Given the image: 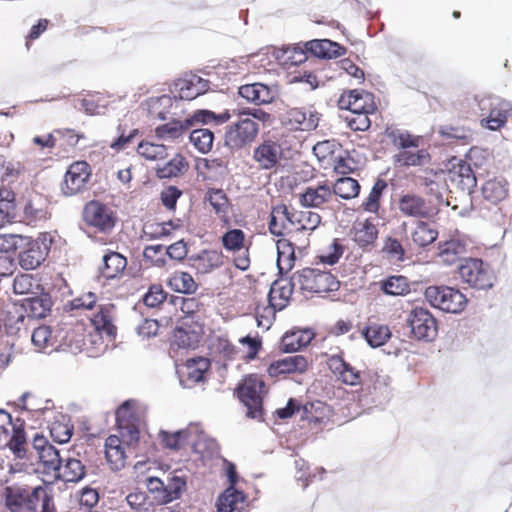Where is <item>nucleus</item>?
I'll use <instances>...</instances> for the list:
<instances>
[{
  "label": "nucleus",
  "instance_id": "1",
  "mask_svg": "<svg viewBox=\"0 0 512 512\" xmlns=\"http://www.w3.org/2000/svg\"><path fill=\"white\" fill-rule=\"evenodd\" d=\"M424 297L432 307L446 313L458 314L467 305L466 296L450 286H429L425 289Z\"/></svg>",
  "mask_w": 512,
  "mask_h": 512
},
{
  "label": "nucleus",
  "instance_id": "2",
  "mask_svg": "<svg viewBox=\"0 0 512 512\" xmlns=\"http://www.w3.org/2000/svg\"><path fill=\"white\" fill-rule=\"evenodd\" d=\"M458 273L463 282L478 290L491 289L496 279L490 265L477 258L464 259L458 267Z\"/></svg>",
  "mask_w": 512,
  "mask_h": 512
},
{
  "label": "nucleus",
  "instance_id": "3",
  "mask_svg": "<svg viewBox=\"0 0 512 512\" xmlns=\"http://www.w3.org/2000/svg\"><path fill=\"white\" fill-rule=\"evenodd\" d=\"M265 383L258 375L246 377L237 392L241 402L247 407V416L260 419L263 414V394Z\"/></svg>",
  "mask_w": 512,
  "mask_h": 512
},
{
  "label": "nucleus",
  "instance_id": "4",
  "mask_svg": "<svg viewBox=\"0 0 512 512\" xmlns=\"http://www.w3.org/2000/svg\"><path fill=\"white\" fill-rule=\"evenodd\" d=\"M259 125L249 117L240 116L238 121L226 127L224 135L225 147L233 152L251 144L257 137Z\"/></svg>",
  "mask_w": 512,
  "mask_h": 512
},
{
  "label": "nucleus",
  "instance_id": "5",
  "mask_svg": "<svg viewBox=\"0 0 512 512\" xmlns=\"http://www.w3.org/2000/svg\"><path fill=\"white\" fill-rule=\"evenodd\" d=\"M301 290L313 293H327L336 291L339 288V281L328 271H321L315 268H304L294 273Z\"/></svg>",
  "mask_w": 512,
  "mask_h": 512
},
{
  "label": "nucleus",
  "instance_id": "6",
  "mask_svg": "<svg viewBox=\"0 0 512 512\" xmlns=\"http://www.w3.org/2000/svg\"><path fill=\"white\" fill-rule=\"evenodd\" d=\"M136 405L135 400H126L116 411L119 433L129 446L136 444L139 440L141 419L136 412Z\"/></svg>",
  "mask_w": 512,
  "mask_h": 512
},
{
  "label": "nucleus",
  "instance_id": "7",
  "mask_svg": "<svg viewBox=\"0 0 512 512\" xmlns=\"http://www.w3.org/2000/svg\"><path fill=\"white\" fill-rule=\"evenodd\" d=\"M406 323L412 337L416 340L431 342L437 337V320L426 308H413L407 316Z\"/></svg>",
  "mask_w": 512,
  "mask_h": 512
},
{
  "label": "nucleus",
  "instance_id": "8",
  "mask_svg": "<svg viewBox=\"0 0 512 512\" xmlns=\"http://www.w3.org/2000/svg\"><path fill=\"white\" fill-rule=\"evenodd\" d=\"M18 261L24 270H34L39 267L48 256L50 240L45 235L36 239L25 238L19 246Z\"/></svg>",
  "mask_w": 512,
  "mask_h": 512
},
{
  "label": "nucleus",
  "instance_id": "9",
  "mask_svg": "<svg viewBox=\"0 0 512 512\" xmlns=\"http://www.w3.org/2000/svg\"><path fill=\"white\" fill-rule=\"evenodd\" d=\"M83 219L89 226H93L101 232L112 230L116 222L113 211L99 201H90L85 205Z\"/></svg>",
  "mask_w": 512,
  "mask_h": 512
},
{
  "label": "nucleus",
  "instance_id": "10",
  "mask_svg": "<svg viewBox=\"0 0 512 512\" xmlns=\"http://www.w3.org/2000/svg\"><path fill=\"white\" fill-rule=\"evenodd\" d=\"M32 447L46 472H54L56 474L58 470H61L64 456L59 449L49 443L46 437L36 433L33 437Z\"/></svg>",
  "mask_w": 512,
  "mask_h": 512
},
{
  "label": "nucleus",
  "instance_id": "11",
  "mask_svg": "<svg viewBox=\"0 0 512 512\" xmlns=\"http://www.w3.org/2000/svg\"><path fill=\"white\" fill-rule=\"evenodd\" d=\"M91 175L90 166L85 161L72 163L64 177L62 191L67 196L81 192L87 185Z\"/></svg>",
  "mask_w": 512,
  "mask_h": 512
},
{
  "label": "nucleus",
  "instance_id": "12",
  "mask_svg": "<svg viewBox=\"0 0 512 512\" xmlns=\"http://www.w3.org/2000/svg\"><path fill=\"white\" fill-rule=\"evenodd\" d=\"M238 94L248 102L260 106L272 103L279 95L276 85H266L260 82L242 85Z\"/></svg>",
  "mask_w": 512,
  "mask_h": 512
},
{
  "label": "nucleus",
  "instance_id": "13",
  "mask_svg": "<svg viewBox=\"0 0 512 512\" xmlns=\"http://www.w3.org/2000/svg\"><path fill=\"white\" fill-rule=\"evenodd\" d=\"M297 284L298 283L297 280L294 279V275L290 279L283 277L276 279L272 283L268 294L270 306L274 310L284 309L292 296L295 285Z\"/></svg>",
  "mask_w": 512,
  "mask_h": 512
},
{
  "label": "nucleus",
  "instance_id": "14",
  "mask_svg": "<svg viewBox=\"0 0 512 512\" xmlns=\"http://www.w3.org/2000/svg\"><path fill=\"white\" fill-rule=\"evenodd\" d=\"M329 369L346 385H364V376L360 371L346 362L340 355H332L328 359Z\"/></svg>",
  "mask_w": 512,
  "mask_h": 512
},
{
  "label": "nucleus",
  "instance_id": "15",
  "mask_svg": "<svg viewBox=\"0 0 512 512\" xmlns=\"http://www.w3.org/2000/svg\"><path fill=\"white\" fill-rule=\"evenodd\" d=\"M282 156L281 145L275 141L267 140L254 149L253 159L262 169L274 168Z\"/></svg>",
  "mask_w": 512,
  "mask_h": 512
},
{
  "label": "nucleus",
  "instance_id": "16",
  "mask_svg": "<svg viewBox=\"0 0 512 512\" xmlns=\"http://www.w3.org/2000/svg\"><path fill=\"white\" fill-rule=\"evenodd\" d=\"M450 181L461 191L470 194L476 187L477 179L470 166L465 161H459L457 165L449 171Z\"/></svg>",
  "mask_w": 512,
  "mask_h": 512
},
{
  "label": "nucleus",
  "instance_id": "17",
  "mask_svg": "<svg viewBox=\"0 0 512 512\" xmlns=\"http://www.w3.org/2000/svg\"><path fill=\"white\" fill-rule=\"evenodd\" d=\"M305 49L318 58H337L345 54L346 49L329 39H315L305 43Z\"/></svg>",
  "mask_w": 512,
  "mask_h": 512
},
{
  "label": "nucleus",
  "instance_id": "18",
  "mask_svg": "<svg viewBox=\"0 0 512 512\" xmlns=\"http://www.w3.org/2000/svg\"><path fill=\"white\" fill-rule=\"evenodd\" d=\"M308 366L307 359L302 355L287 356L270 364L268 373L271 377L280 374L304 372Z\"/></svg>",
  "mask_w": 512,
  "mask_h": 512
},
{
  "label": "nucleus",
  "instance_id": "19",
  "mask_svg": "<svg viewBox=\"0 0 512 512\" xmlns=\"http://www.w3.org/2000/svg\"><path fill=\"white\" fill-rule=\"evenodd\" d=\"M398 209L402 214L408 217L426 218L429 216V209L425 200L412 193H407L400 197Z\"/></svg>",
  "mask_w": 512,
  "mask_h": 512
},
{
  "label": "nucleus",
  "instance_id": "20",
  "mask_svg": "<svg viewBox=\"0 0 512 512\" xmlns=\"http://www.w3.org/2000/svg\"><path fill=\"white\" fill-rule=\"evenodd\" d=\"M127 266V259L118 252L111 251L103 256V265L99 267V277L107 280L122 275Z\"/></svg>",
  "mask_w": 512,
  "mask_h": 512
},
{
  "label": "nucleus",
  "instance_id": "21",
  "mask_svg": "<svg viewBox=\"0 0 512 512\" xmlns=\"http://www.w3.org/2000/svg\"><path fill=\"white\" fill-rule=\"evenodd\" d=\"M31 495L32 489L18 485L7 486L4 490L6 506L11 512L24 511Z\"/></svg>",
  "mask_w": 512,
  "mask_h": 512
},
{
  "label": "nucleus",
  "instance_id": "22",
  "mask_svg": "<svg viewBox=\"0 0 512 512\" xmlns=\"http://www.w3.org/2000/svg\"><path fill=\"white\" fill-rule=\"evenodd\" d=\"M246 495L235 487L229 486L219 497L217 512H242Z\"/></svg>",
  "mask_w": 512,
  "mask_h": 512
},
{
  "label": "nucleus",
  "instance_id": "23",
  "mask_svg": "<svg viewBox=\"0 0 512 512\" xmlns=\"http://www.w3.org/2000/svg\"><path fill=\"white\" fill-rule=\"evenodd\" d=\"M85 474V466L79 459L64 456L63 463L61 464V470L56 472L55 479L62 480L64 482L76 483L82 480Z\"/></svg>",
  "mask_w": 512,
  "mask_h": 512
},
{
  "label": "nucleus",
  "instance_id": "24",
  "mask_svg": "<svg viewBox=\"0 0 512 512\" xmlns=\"http://www.w3.org/2000/svg\"><path fill=\"white\" fill-rule=\"evenodd\" d=\"M314 338L311 330H296L285 333L281 339V350L285 353H293L306 347Z\"/></svg>",
  "mask_w": 512,
  "mask_h": 512
},
{
  "label": "nucleus",
  "instance_id": "25",
  "mask_svg": "<svg viewBox=\"0 0 512 512\" xmlns=\"http://www.w3.org/2000/svg\"><path fill=\"white\" fill-rule=\"evenodd\" d=\"M112 309L113 307H101L99 312L92 318V324L98 332V336L102 338L105 335L109 342H112L116 335Z\"/></svg>",
  "mask_w": 512,
  "mask_h": 512
},
{
  "label": "nucleus",
  "instance_id": "26",
  "mask_svg": "<svg viewBox=\"0 0 512 512\" xmlns=\"http://www.w3.org/2000/svg\"><path fill=\"white\" fill-rule=\"evenodd\" d=\"M508 183L504 178L487 180L482 186V195L487 202L497 205L508 195Z\"/></svg>",
  "mask_w": 512,
  "mask_h": 512
},
{
  "label": "nucleus",
  "instance_id": "27",
  "mask_svg": "<svg viewBox=\"0 0 512 512\" xmlns=\"http://www.w3.org/2000/svg\"><path fill=\"white\" fill-rule=\"evenodd\" d=\"M510 109L511 105L507 101L500 99L499 105L493 106L486 117L482 118L481 125L492 131L500 129L507 122V113Z\"/></svg>",
  "mask_w": 512,
  "mask_h": 512
},
{
  "label": "nucleus",
  "instance_id": "28",
  "mask_svg": "<svg viewBox=\"0 0 512 512\" xmlns=\"http://www.w3.org/2000/svg\"><path fill=\"white\" fill-rule=\"evenodd\" d=\"M223 264V256L216 250L203 251L192 259V267L198 273L207 274Z\"/></svg>",
  "mask_w": 512,
  "mask_h": 512
},
{
  "label": "nucleus",
  "instance_id": "29",
  "mask_svg": "<svg viewBox=\"0 0 512 512\" xmlns=\"http://www.w3.org/2000/svg\"><path fill=\"white\" fill-rule=\"evenodd\" d=\"M51 306V297L43 293L39 296L26 298L22 307L28 313V318L40 319L48 314Z\"/></svg>",
  "mask_w": 512,
  "mask_h": 512
},
{
  "label": "nucleus",
  "instance_id": "30",
  "mask_svg": "<svg viewBox=\"0 0 512 512\" xmlns=\"http://www.w3.org/2000/svg\"><path fill=\"white\" fill-rule=\"evenodd\" d=\"M332 196V191L327 185L307 187L300 196V202L304 207L318 208L327 202Z\"/></svg>",
  "mask_w": 512,
  "mask_h": 512
},
{
  "label": "nucleus",
  "instance_id": "31",
  "mask_svg": "<svg viewBox=\"0 0 512 512\" xmlns=\"http://www.w3.org/2000/svg\"><path fill=\"white\" fill-rule=\"evenodd\" d=\"M438 257L444 264L452 265L466 254V245L459 239H451L439 245Z\"/></svg>",
  "mask_w": 512,
  "mask_h": 512
},
{
  "label": "nucleus",
  "instance_id": "32",
  "mask_svg": "<svg viewBox=\"0 0 512 512\" xmlns=\"http://www.w3.org/2000/svg\"><path fill=\"white\" fill-rule=\"evenodd\" d=\"M288 121L291 126L296 130L311 131L317 128L319 118L316 113L309 112L294 108L288 114Z\"/></svg>",
  "mask_w": 512,
  "mask_h": 512
},
{
  "label": "nucleus",
  "instance_id": "33",
  "mask_svg": "<svg viewBox=\"0 0 512 512\" xmlns=\"http://www.w3.org/2000/svg\"><path fill=\"white\" fill-rule=\"evenodd\" d=\"M178 87V97L182 100H193L208 89V81L198 76H193L189 80H183L176 84Z\"/></svg>",
  "mask_w": 512,
  "mask_h": 512
},
{
  "label": "nucleus",
  "instance_id": "34",
  "mask_svg": "<svg viewBox=\"0 0 512 512\" xmlns=\"http://www.w3.org/2000/svg\"><path fill=\"white\" fill-rule=\"evenodd\" d=\"M52 509V497L48 494L46 488L37 486L32 489L31 498L22 512H51Z\"/></svg>",
  "mask_w": 512,
  "mask_h": 512
},
{
  "label": "nucleus",
  "instance_id": "35",
  "mask_svg": "<svg viewBox=\"0 0 512 512\" xmlns=\"http://www.w3.org/2000/svg\"><path fill=\"white\" fill-rule=\"evenodd\" d=\"M277 268L280 275L290 271L296 260L294 246L286 239L277 241Z\"/></svg>",
  "mask_w": 512,
  "mask_h": 512
},
{
  "label": "nucleus",
  "instance_id": "36",
  "mask_svg": "<svg viewBox=\"0 0 512 512\" xmlns=\"http://www.w3.org/2000/svg\"><path fill=\"white\" fill-rule=\"evenodd\" d=\"M352 233L353 240L361 248L373 245L378 236L376 226L368 220L355 224Z\"/></svg>",
  "mask_w": 512,
  "mask_h": 512
},
{
  "label": "nucleus",
  "instance_id": "37",
  "mask_svg": "<svg viewBox=\"0 0 512 512\" xmlns=\"http://www.w3.org/2000/svg\"><path fill=\"white\" fill-rule=\"evenodd\" d=\"M189 126L185 120L174 119L168 123L162 124L155 129V134L164 141L175 140L188 132Z\"/></svg>",
  "mask_w": 512,
  "mask_h": 512
},
{
  "label": "nucleus",
  "instance_id": "38",
  "mask_svg": "<svg viewBox=\"0 0 512 512\" xmlns=\"http://www.w3.org/2000/svg\"><path fill=\"white\" fill-rule=\"evenodd\" d=\"M49 429L52 439L60 444L67 443L73 434V425L70 424V418L63 414H59L51 422Z\"/></svg>",
  "mask_w": 512,
  "mask_h": 512
},
{
  "label": "nucleus",
  "instance_id": "39",
  "mask_svg": "<svg viewBox=\"0 0 512 512\" xmlns=\"http://www.w3.org/2000/svg\"><path fill=\"white\" fill-rule=\"evenodd\" d=\"M394 163L399 166H422L430 161V155L425 149L400 151L394 155Z\"/></svg>",
  "mask_w": 512,
  "mask_h": 512
},
{
  "label": "nucleus",
  "instance_id": "40",
  "mask_svg": "<svg viewBox=\"0 0 512 512\" xmlns=\"http://www.w3.org/2000/svg\"><path fill=\"white\" fill-rule=\"evenodd\" d=\"M362 335L372 348L384 345L391 337V331L388 326L380 324H370L362 330Z\"/></svg>",
  "mask_w": 512,
  "mask_h": 512
},
{
  "label": "nucleus",
  "instance_id": "41",
  "mask_svg": "<svg viewBox=\"0 0 512 512\" xmlns=\"http://www.w3.org/2000/svg\"><path fill=\"white\" fill-rule=\"evenodd\" d=\"M438 237V232L429 223L419 221L411 234L412 241L419 247H425L433 243Z\"/></svg>",
  "mask_w": 512,
  "mask_h": 512
},
{
  "label": "nucleus",
  "instance_id": "42",
  "mask_svg": "<svg viewBox=\"0 0 512 512\" xmlns=\"http://www.w3.org/2000/svg\"><path fill=\"white\" fill-rule=\"evenodd\" d=\"M168 284L172 290L183 294H192L197 290L194 278L187 272H175Z\"/></svg>",
  "mask_w": 512,
  "mask_h": 512
},
{
  "label": "nucleus",
  "instance_id": "43",
  "mask_svg": "<svg viewBox=\"0 0 512 512\" xmlns=\"http://www.w3.org/2000/svg\"><path fill=\"white\" fill-rule=\"evenodd\" d=\"M31 341L38 351H45L49 348L53 350L56 344L51 328L45 325L34 328L31 334Z\"/></svg>",
  "mask_w": 512,
  "mask_h": 512
},
{
  "label": "nucleus",
  "instance_id": "44",
  "mask_svg": "<svg viewBox=\"0 0 512 512\" xmlns=\"http://www.w3.org/2000/svg\"><path fill=\"white\" fill-rule=\"evenodd\" d=\"M189 139L200 153L206 154L212 148L214 134L206 128H195L190 132Z\"/></svg>",
  "mask_w": 512,
  "mask_h": 512
},
{
  "label": "nucleus",
  "instance_id": "45",
  "mask_svg": "<svg viewBox=\"0 0 512 512\" xmlns=\"http://www.w3.org/2000/svg\"><path fill=\"white\" fill-rule=\"evenodd\" d=\"M359 192L360 184L351 177L339 178L333 187V193L345 200L355 198Z\"/></svg>",
  "mask_w": 512,
  "mask_h": 512
},
{
  "label": "nucleus",
  "instance_id": "46",
  "mask_svg": "<svg viewBox=\"0 0 512 512\" xmlns=\"http://www.w3.org/2000/svg\"><path fill=\"white\" fill-rule=\"evenodd\" d=\"M199 343V333L186 330L183 327H176L173 332L172 344L178 348H195Z\"/></svg>",
  "mask_w": 512,
  "mask_h": 512
},
{
  "label": "nucleus",
  "instance_id": "47",
  "mask_svg": "<svg viewBox=\"0 0 512 512\" xmlns=\"http://www.w3.org/2000/svg\"><path fill=\"white\" fill-rule=\"evenodd\" d=\"M387 188V182L383 179H378L366 198L362 203V207L366 212L377 213L380 208V199L384 190Z\"/></svg>",
  "mask_w": 512,
  "mask_h": 512
},
{
  "label": "nucleus",
  "instance_id": "48",
  "mask_svg": "<svg viewBox=\"0 0 512 512\" xmlns=\"http://www.w3.org/2000/svg\"><path fill=\"white\" fill-rule=\"evenodd\" d=\"M381 290L391 296L404 295L410 291L407 278L404 276H391L381 282Z\"/></svg>",
  "mask_w": 512,
  "mask_h": 512
},
{
  "label": "nucleus",
  "instance_id": "49",
  "mask_svg": "<svg viewBox=\"0 0 512 512\" xmlns=\"http://www.w3.org/2000/svg\"><path fill=\"white\" fill-rule=\"evenodd\" d=\"M165 504L177 500L181 497L182 493L186 490V479L182 476L173 475L167 477Z\"/></svg>",
  "mask_w": 512,
  "mask_h": 512
},
{
  "label": "nucleus",
  "instance_id": "50",
  "mask_svg": "<svg viewBox=\"0 0 512 512\" xmlns=\"http://www.w3.org/2000/svg\"><path fill=\"white\" fill-rule=\"evenodd\" d=\"M12 435L9 439L8 446L17 458L25 457L26 434L22 425L13 426Z\"/></svg>",
  "mask_w": 512,
  "mask_h": 512
},
{
  "label": "nucleus",
  "instance_id": "51",
  "mask_svg": "<svg viewBox=\"0 0 512 512\" xmlns=\"http://www.w3.org/2000/svg\"><path fill=\"white\" fill-rule=\"evenodd\" d=\"M388 137L393 145L401 149V151L419 146V137L413 136L407 131L393 130L388 133Z\"/></svg>",
  "mask_w": 512,
  "mask_h": 512
},
{
  "label": "nucleus",
  "instance_id": "52",
  "mask_svg": "<svg viewBox=\"0 0 512 512\" xmlns=\"http://www.w3.org/2000/svg\"><path fill=\"white\" fill-rule=\"evenodd\" d=\"M205 201L209 202L218 215H225L228 211L229 201L221 189H209L205 195Z\"/></svg>",
  "mask_w": 512,
  "mask_h": 512
},
{
  "label": "nucleus",
  "instance_id": "53",
  "mask_svg": "<svg viewBox=\"0 0 512 512\" xmlns=\"http://www.w3.org/2000/svg\"><path fill=\"white\" fill-rule=\"evenodd\" d=\"M187 166L185 159L181 155H176L169 162L165 163L163 167L157 169V176L159 178H172L183 173Z\"/></svg>",
  "mask_w": 512,
  "mask_h": 512
},
{
  "label": "nucleus",
  "instance_id": "54",
  "mask_svg": "<svg viewBox=\"0 0 512 512\" xmlns=\"http://www.w3.org/2000/svg\"><path fill=\"white\" fill-rule=\"evenodd\" d=\"M138 154L147 160H160L167 157V147L163 144L140 142L137 147Z\"/></svg>",
  "mask_w": 512,
  "mask_h": 512
},
{
  "label": "nucleus",
  "instance_id": "55",
  "mask_svg": "<svg viewBox=\"0 0 512 512\" xmlns=\"http://www.w3.org/2000/svg\"><path fill=\"white\" fill-rule=\"evenodd\" d=\"M189 436V430L188 429H182L175 431L173 433H169L167 431L161 430L159 432V438L162 442V444L169 449L173 450H179L184 441Z\"/></svg>",
  "mask_w": 512,
  "mask_h": 512
},
{
  "label": "nucleus",
  "instance_id": "56",
  "mask_svg": "<svg viewBox=\"0 0 512 512\" xmlns=\"http://www.w3.org/2000/svg\"><path fill=\"white\" fill-rule=\"evenodd\" d=\"M440 133L448 139H455L461 141L463 144H468L473 140V132L469 128L458 126H444L441 127Z\"/></svg>",
  "mask_w": 512,
  "mask_h": 512
},
{
  "label": "nucleus",
  "instance_id": "57",
  "mask_svg": "<svg viewBox=\"0 0 512 512\" xmlns=\"http://www.w3.org/2000/svg\"><path fill=\"white\" fill-rule=\"evenodd\" d=\"M174 306L179 307L186 315L194 318V315L199 312L201 303L194 297L175 296L172 298Z\"/></svg>",
  "mask_w": 512,
  "mask_h": 512
},
{
  "label": "nucleus",
  "instance_id": "58",
  "mask_svg": "<svg viewBox=\"0 0 512 512\" xmlns=\"http://www.w3.org/2000/svg\"><path fill=\"white\" fill-rule=\"evenodd\" d=\"M167 293L163 290L161 285H151L148 291L143 296V302L147 307L155 308L164 302Z\"/></svg>",
  "mask_w": 512,
  "mask_h": 512
},
{
  "label": "nucleus",
  "instance_id": "59",
  "mask_svg": "<svg viewBox=\"0 0 512 512\" xmlns=\"http://www.w3.org/2000/svg\"><path fill=\"white\" fill-rule=\"evenodd\" d=\"M165 248L163 245L147 246L143 251L145 261L150 262L152 265L161 267L165 265Z\"/></svg>",
  "mask_w": 512,
  "mask_h": 512
},
{
  "label": "nucleus",
  "instance_id": "60",
  "mask_svg": "<svg viewBox=\"0 0 512 512\" xmlns=\"http://www.w3.org/2000/svg\"><path fill=\"white\" fill-rule=\"evenodd\" d=\"M244 232L240 229H232L222 236V244L227 250H240L244 242Z\"/></svg>",
  "mask_w": 512,
  "mask_h": 512
},
{
  "label": "nucleus",
  "instance_id": "61",
  "mask_svg": "<svg viewBox=\"0 0 512 512\" xmlns=\"http://www.w3.org/2000/svg\"><path fill=\"white\" fill-rule=\"evenodd\" d=\"M194 449L196 452L203 454V456L213 457L219 454L216 440L205 435L199 437L198 441L194 444Z\"/></svg>",
  "mask_w": 512,
  "mask_h": 512
},
{
  "label": "nucleus",
  "instance_id": "62",
  "mask_svg": "<svg viewBox=\"0 0 512 512\" xmlns=\"http://www.w3.org/2000/svg\"><path fill=\"white\" fill-rule=\"evenodd\" d=\"M147 489L158 504H165L166 485L162 479L157 477L147 478Z\"/></svg>",
  "mask_w": 512,
  "mask_h": 512
},
{
  "label": "nucleus",
  "instance_id": "63",
  "mask_svg": "<svg viewBox=\"0 0 512 512\" xmlns=\"http://www.w3.org/2000/svg\"><path fill=\"white\" fill-rule=\"evenodd\" d=\"M344 252V247L335 239L329 246L328 251L318 256L321 263L327 265H334L338 262Z\"/></svg>",
  "mask_w": 512,
  "mask_h": 512
},
{
  "label": "nucleus",
  "instance_id": "64",
  "mask_svg": "<svg viewBox=\"0 0 512 512\" xmlns=\"http://www.w3.org/2000/svg\"><path fill=\"white\" fill-rule=\"evenodd\" d=\"M383 251L392 259L398 261L404 259L405 250L396 238L388 237L384 242Z\"/></svg>",
  "mask_w": 512,
  "mask_h": 512
}]
</instances>
